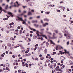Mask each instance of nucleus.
Listing matches in <instances>:
<instances>
[{"mask_svg":"<svg viewBox=\"0 0 73 73\" xmlns=\"http://www.w3.org/2000/svg\"><path fill=\"white\" fill-rule=\"evenodd\" d=\"M18 19H16V20L17 21H18V22H20V21H23L22 22V24H25V25H27V23H26V22H25V21L23 20V18L21 17H17Z\"/></svg>","mask_w":73,"mask_h":73,"instance_id":"1","label":"nucleus"},{"mask_svg":"<svg viewBox=\"0 0 73 73\" xmlns=\"http://www.w3.org/2000/svg\"><path fill=\"white\" fill-rule=\"evenodd\" d=\"M56 35V34L54 33H53V37H51L50 36H48V37L49 38H51V39H56L57 38V36H55Z\"/></svg>","mask_w":73,"mask_h":73,"instance_id":"2","label":"nucleus"},{"mask_svg":"<svg viewBox=\"0 0 73 73\" xmlns=\"http://www.w3.org/2000/svg\"><path fill=\"white\" fill-rule=\"evenodd\" d=\"M62 32L64 33V36L65 37H66L67 36V35H70V34H69V32L68 31L65 30L64 32L63 31Z\"/></svg>","mask_w":73,"mask_h":73,"instance_id":"3","label":"nucleus"},{"mask_svg":"<svg viewBox=\"0 0 73 73\" xmlns=\"http://www.w3.org/2000/svg\"><path fill=\"white\" fill-rule=\"evenodd\" d=\"M68 36H66V38H68V39H71L72 38V37L70 36V35H68Z\"/></svg>","mask_w":73,"mask_h":73,"instance_id":"4","label":"nucleus"},{"mask_svg":"<svg viewBox=\"0 0 73 73\" xmlns=\"http://www.w3.org/2000/svg\"><path fill=\"white\" fill-rule=\"evenodd\" d=\"M50 42L51 44H53V45H55V43L53 42V41L51 40H50Z\"/></svg>","mask_w":73,"mask_h":73,"instance_id":"5","label":"nucleus"},{"mask_svg":"<svg viewBox=\"0 0 73 73\" xmlns=\"http://www.w3.org/2000/svg\"><path fill=\"white\" fill-rule=\"evenodd\" d=\"M48 23H46L45 24H43V27H46V25H48Z\"/></svg>","mask_w":73,"mask_h":73,"instance_id":"6","label":"nucleus"},{"mask_svg":"<svg viewBox=\"0 0 73 73\" xmlns=\"http://www.w3.org/2000/svg\"><path fill=\"white\" fill-rule=\"evenodd\" d=\"M69 63H70V65H73V62L71 60L69 61Z\"/></svg>","mask_w":73,"mask_h":73,"instance_id":"7","label":"nucleus"},{"mask_svg":"<svg viewBox=\"0 0 73 73\" xmlns=\"http://www.w3.org/2000/svg\"><path fill=\"white\" fill-rule=\"evenodd\" d=\"M64 51L65 52V53H68V54H69V56H70V54H69V51L67 52V51H66V50L65 49L64 50Z\"/></svg>","mask_w":73,"mask_h":73,"instance_id":"8","label":"nucleus"},{"mask_svg":"<svg viewBox=\"0 0 73 73\" xmlns=\"http://www.w3.org/2000/svg\"><path fill=\"white\" fill-rule=\"evenodd\" d=\"M13 25H14V23L13 22H12L9 24V25H10V26Z\"/></svg>","mask_w":73,"mask_h":73,"instance_id":"9","label":"nucleus"},{"mask_svg":"<svg viewBox=\"0 0 73 73\" xmlns=\"http://www.w3.org/2000/svg\"><path fill=\"white\" fill-rule=\"evenodd\" d=\"M44 54H46V53H47V49L44 50Z\"/></svg>","mask_w":73,"mask_h":73,"instance_id":"10","label":"nucleus"},{"mask_svg":"<svg viewBox=\"0 0 73 73\" xmlns=\"http://www.w3.org/2000/svg\"><path fill=\"white\" fill-rule=\"evenodd\" d=\"M32 23H37V20H33L32 21Z\"/></svg>","mask_w":73,"mask_h":73,"instance_id":"11","label":"nucleus"},{"mask_svg":"<svg viewBox=\"0 0 73 73\" xmlns=\"http://www.w3.org/2000/svg\"><path fill=\"white\" fill-rule=\"evenodd\" d=\"M31 53H29L27 54L24 55V56H31Z\"/></svg>","mask_w":73,"mask_h":73,"instance_id":"12","label":"nucleus"},{"mask_svg":"<svg viewBox=\"0 0 73 73\" xmlns=\"http://www.w3.org/2000/svg\"><path fill=\"white\" fill-rule=\"evenodd\" d=\"M44 21H49V19H47V18H45L44 19Z\"/></svg>","mask_w":73,"mask_h":73,"instance_id":"13","label":"nucleus"},{"mask_svg":"<svg viewBox=\"0 0 73 73\" xmlns=\"http://www.w3.org/2000/svg\"><path fill=\"white\" fill-rule=\"evenodd\" d=\"M28 15H32V13H31V12L30 11H29L28 13Z\"/></svg>","mask_w":73,"mask_h":73,"instance_id":"14","label":"nucleus"},{"mask_svg":"<svg viewBox=\"0 0 73 73\" xmlns=\"http://www.w3.org/2000/svg\"><path fill=\"white\" fill-rule=\"evenodd\" d=\"M60 58L62 60H64V59H65V57L63 56L60 57Z\"/></svg>","mask_w":73,"mask_h":73,"instance_id":"15","label":"nucleus"},{"mask_svg":"<svg viewBox=\"0 0 73 73\" xmlns=\"http://www.w3.org/2000/svg\"><path fill=\"white\" fill-rule=\"evenodd\" d=\"M54 31L56 33H58V30H55Z\"/></svg>","mask_w":73,"mask_h":73,"instance_id":"16","label":"nucleus"},{"mask_svg":"<svg viewBox=\"0 0 73 73\" xmlns=\"http://www.w3.org/2000/svg\"><path fill=\"white\" fill-rule=\"evenodd\" d=\"M8 18H4L3 19V20H4V21H5V20H8Z\"/></svg>","mask_w":73,"mask_h":73,"instance_id":"17","label":"nucleus"},{"mask_svg":"<svg viewBox=\"0 0 73 73\" xmlns=\"http://www.w3.org/2000/svg\"><path fill=\"white\" fill-rule=\"evenodd\" d=\"M7 13L8 15H12V13L10 12H8Z\"/></svg>","mask_w":73,"mask_h":73,"instance_id":"18","label":"nucleus"},{"mask_svg":"<svg viewBox=\"0 0 73 73\" xmlns=\"http://www.w3.org/2000/svg\"><path fill=\"white\" fill-rule=\"evenodd\" d=\"M37 48H38V47H36L35 48H34V50H36L37 49Z\"/></svg>","mask_w":73,"mask_h":73,"instance_id":"19","label":"nucleus"},{"mask_svg":"<svg viewBox=\"0 0 73 73\" xmlns=\"http://www.w3.org/2000/svg\"><path fill=\"white\" fill-rule=\"evenodd\" d=\"M47 32L48 33V34H49V35H50V36H51V35H52V33L48 32Z\"/></svg>","mask_w":73,"mask_h":73,"instance_id":"20","label":"nucleus"},{"mask_svg":"<svg viewBox=\"0 0 73 73\" xmlns=\"http://www.w3.org/2000/svg\"><path fill=\"white\" fill-rule=\"evenodd\" d=\"M50 13V12H45V14H47V15H49V13Z\"/></svg>","mask_w":73,"mask_h":73,"instance_id":"21","label":"nucleus"},{"mask_svg":"<svg viewBox=\"0 0 73 73\" xmlns=\"http://www.w3.org/2000/svg\"><path fill=\"white\" fill-rule=\"evenodd\" d=\"M34 26L35 27H38V25H36V24H35L34 25Z\"/></svg>","mask_w":73,"mask_h":73,"instance_id":"22","label":"nucleus"},{"mask_svg":"<svg viewBox=\"0 0 73 73\" xmlns=\"http://www.w3.org/2000/svg\"><path fill=\"white\" fill-rule=\"evenodd\" d=\"M55 54H56V52H54L52 53V55H54Z\"/></svg>","mask_w":73,"mask_h":73,"instance_id":"23","label":"nucleus"},{"mask_svg":"<svg viewBox=\"0 0 73 73\" xmlns=\"http://www.w3.org/2000/svg\"><path fill=\"white\" fill-rule=\"evenodd\" d=\"M10 40H15V39L13 37H11L10 38Z\"/></svg>","mask_w":73,"mask_h":73,"instance_id":"24","label":"nucleus"},{"mask_svg":"<svg viewBox=\"0 0 73 73\" xmlns=\"http://www.w3.org/2000/svg\"><path fill=\"white\" fill-rule=\"evenodd\" d=\"M46 46H47V47H48V45H49V43H48V42H46Z\"/></svg>","mask_w":73,"mask_h":73,"instance_id":"25","label":"nucleus"},{"mask_svg":"<svg viewBox=\"0 0 73 73\" xmlns=\"http://www.w3.org/2000/svg\"><path fill=\"white\" fill-rule=\"evenodd\" d=\"M66 44L67 45H69V41L67 42Z\"/></svg>","mask_w":73,"mask_h":73,"instance_id":"26","label":"nucleus"},{"mask_svg":"<svg viewBox=\"0 0 73 73\" xmlns=\"http://www.w3.org/2000/svg\"><path fill=\"white\" fill-rule=\"evenodd\" d=\"M69 69H67L66 70V72H69Z\"/></svg>","mask_w":73,"mask_h":73,"instance_id":"27","label":"nucleus"},{"mask_svg":"<svg viewBox=\"0 0 73 73\" xmlns=\"http://www.w3.org/2000/svg\"><path fill=\"white\" fill-rule=\"evenodd\" d=\"M44 30V29H40V31H41V32H43Z\"/></svg>","mask_w":73,"mask_h":73,"instance_id":"28","label":"nucleus"},{"mask_svg":"<svg viewBox=\"0 0 73 73\" xmlns=\"http://www.w3.org/2000/svg\"><path fill=\"white\" fill-rule=\"evenodd\" d=\"M8 5H7L5 7V9H7L8 8Z\"/></svg>","mask_w":73,"mask_h":73,"instance_id":"29","label":"nucleus"},{"mask_svg":"<svg viewBox=\"0 0 73 73\" xmlns=\"http://www.w3.org/2000/svg\"><path fill=\"white\" fill-rule=\"evenodd\" d=\"M20 46L21 47H22V49H24V47H23V45L22 44H21Z\"/></svg>","mask_w":73,"mask_h":73,"instance_id":"30","label":"nucleus"},{"mask_svg":"<svg viewBox=\"0 0 73 73\" xmlns=\"http://www.w3.org/2000/svg\"><path fill=\"white\" fill-rule=\"evenodd\" d=\"M44 58L43 57H42L40 58V60H44Z\"/></svg>","mask_w":73,"mask_h":73,"instance_id":"31","label":"nucleus"},{"mask_svg":"<svg viewBox=\"0 0 73 73\" xmlns=\"http://www.w3.org/2000/svg\"><path fill=\"white\" fill-rule=\"evenodd\" d=\"M19 73H21V70H18V71Z\"/></svg>","mask_w":73,"mask_h":73,"instance_id":"32","label":"nucleus"},{"mask_svg":"<svg viewBox=\"0 0 73 73\" xmlns=\"http://www.w3.org/2000/svg\"><path fill=\"white\" fill-rule=\"evenodd\" d=\"M22 33V31L20 30L19 33V34H20V35H21Z\"/></svg>","mask_w":73,"mask_h":73,"instance_id":"33","label":"nucleus"},{"mask_svg":"<svg viewBox=\"0 0 73 73\" xmlns=\"http://www.w3.org/2000/svg\"><path fill=\"white\" fill-rule=\"evenodd\" d=\"M26 65V67H28L29 66L28 64H27V63H26L25 64Z\"/></svg>","mask_w":73,"mask_h":73,"instance_id":"34","label":"nucleus"},{"mask_svg":"<svg viewBox=\"0 0 73 73\" xmlns=\"http://www.w3.org/2000/svg\"><path fill=\"white\" fill-rule=\"evenodd\" d=\"M6 27L8 29H9V26L8 25L6 26Z\"/></svg>","mask_w":73,"mask_h":73,"instance_id":"35","label":"nucleus"},{"mask_svg":"<svg viewBox=\"0 0 73 73\" xmlns=\"http://www.w3.org/2000/svg\"><path fill=\"white\" fill-rule=\"evenodd\" d=\"M7 33H9V30H7Z\"/></svg>","mask_w":73,"mask_h":73,"instance_id":"36","label":"nucleus"},{"mask_svg":"<svg viewBox=\"0 0 73 73\" xmlns=\"http://www.w3.org/2000/svg\"><path fill=\"white\" fill-rule=\"evenodd\" d=\"M6 65H7V66H9V64L8 63L6 64Z\"/></svg>","mask_w":73,"mask_h":73,"instance_id":"37","label":"nucleus"},{"mask_svg":"<svg viewBox=\"0 0 73 73\" xmlns=\"http://www.w3.org/2000/svg\"><path fill=\"white\" fill-rule=\"evenodd\" d=\"M23 13L24 14V13H27V11H24L23 12Z\"/></svg>","mask_w":73,"mask_h":73,"instance_id":"38","label":"nucleus"},{"mask_svg":"<svg viewBox=\"0 0 73 73\" xmlns=\"http://www.w3.org/2000/svg\"><path fill=\"white\" fill-rule=\"evenodd\" d=\"M49 61H50V60H46V62H49Z\"/></svg>","mask_w":73,"mask_h":73,"instance_id":"39","label":"nucleus"},{"mask_svg":"<svg viewBox=\"0 0 73 73\" xmlns=\"http://www.w3.org/2000/svg\"><path fill=\"white\" fill-rule=\"evenodd\" d=\"M17 46H14L13 47V48H14V49L15 48H17Z\"/></svg>","mask_w":73,"mask_h":73,"instance_id":"40","label":"nucleus"},{"mask_svg":"<svg viewBox=\"0 0 73 73\" xmlns=\"http://www.w3.org/2000/svg\"><path fill=\"white\" fill-rule=\"evenodd\" d=\"M15 3H16L18 5H20V4H19V3H18V2H17V1H16Z\"/></svg>","mask_w":73,"mask_h":73,"instance_id":"41","label":"nucleus"},{"mask_svg":"<svg viewBox=\"0 0 73 73\" xmlns=\"http://www.w3.org/2000/svg\"><path fill=\"white\" fill-rule=\"evenodd\" d=\"M10 31H14V29H10Z\"/></svg>","mask_w":73,"mask_h":73,"instance_id":"42","label":"nucleus"},{"mask_svg":"<svg viewBox=\"0 0 73 73\" xmlns=\"http://www.w3.org/2000/svg\"><path fill=\"white\" fill-rule=\"evenodd\" d=\"M21 12V10L20 9H19L18 10V12H19V13H20V12Z\"/></svg>","mask_w":73,"mask_h":73,"instance_id":"43","label":"nucleus"},{"mask_svg":"<svg viewBox=\"0 0 73 73\" xmlns=\"http://www.w3.org/2000/svg\"><path fill=\"white\" fill-rule=\"evenodd\" d=\"M23 8H26V7H27V6H23Z\"/></svg>","mask_w":73,"mask_h":73,"instance_id":"44","label":"nucleus"},{"mask_svg":"<svg viewBox=\"0 0 73 73\" xmlns=\"http://www.w3.org/2000/svg\"><path fill=\"white\" fill-rule=\"evenodd\" d=\"M8 45L9 46H11V44H8Z\"/></svg>","mask_w":73,"mask_h":73,"instance_id":"45","label":"nucleus"},{"mask_svg":"<svg viewBox=\"0 0 73 73\" xmlns=\"http://www.w3.org/2000/svg\"><path fill=\"white\" fill-rule=\"evenodd\" d=\"M37 32L36 33V34H37L39 33V31H36Z\"/></svg>","mask_w":73,"mask_h":73,"instance_id":"46","label":"nucleus"},{"mask_svg":"<svg viewBox=\"0 0 73 73\" xmlns=\"http://www.w3.org/2000/svg\"><path fill=\"white\" fill-rule=\"evenodd\" d=\"M17 47H19L20 46V44H17Z\"/></svg>","mask_w":73,"mask_h":73,"instance_id":"47","label":"nucleus"},{"mask_svg":"<svg viewBox=\"0 0 73 73\" xmlns=\"http://www.w3.org/2000/svg\"><path fill=\"white\" fill-rule=\"evenodd\" d=\"M0 11H2V8L0 6Z\"/></svg>","mask_w":73,"mask_h":73,"instance_id":"48","label":"nucleus"},{"mask_svg":"<svg viewBox=\"0 0 73 73\" xmlns=\"http://www.w3.org/2000/svg\"><path fill=\"white\" fill-rule=\"evenodd\" d=\"M38 46V44H36L35 45V47H37V46Z\"/></svg>","mask_w":73,"mask_h":73,"instance_id":"49","label":"nucleus"},{"mask_svg":"<svg viewBox=\"0 0 73 73\" xmlns=\"http://www.w3.org/2000/svg\"><path fill=\"white\" fill-rule=\"evenodd\" d=\"M37 19H40V16H38L37 17Z\"/></svg>","mask_w":73,"mask_h":73,"instance_id":"50","label":"nucleus"},{"mask_svg":"<svg viewBox=\"0 0 73 73\" xmlns=\"http://www.w3.org/2000/svg\"><path fill=\"white\" fill-rule=\"evenodd\" d=\"M1 56L2 57H4V55H3V54H2L1 55Z\"/></svg>","mask_w":73,"mask_h":73,"instance_id":"51","label":"nucleus"},{"mask_svg":"<svg viewBox=\"0 0 73 73\" xmlns=\"http://www.w3.org/2000/svg\"><path fill=\"white\" fill-rule=\"evenodd\" d=\"M59 68H60V67H59V66H57L56 67V69H59Z\"/></svg>","mask_w":73,"mask_h":73,"instance_id":"52","label":"nucleus"},{"mask_svg":"<svg viewBox=\"0 0 73 73\" xmlns=\"http://www.w3.org/2000/svg\"><path fill=\"white\" fill-rule=\"evenodd\" d=\"M28 40L29 41H31V39L30 38H28Z\"/></svg>","mask_w":73,"mask_h":73,"instance_id":"53","label":"nucleus"},{"mask_svg":"<svg viewBox=\"0 0 73 73\" xmlns=\"http://www.w3.org/2000/svg\"><path fill=\"white\" fill-rule=\"evenodd\" d=\"M40 50H42V46H41V47L40 48Z\"/></svg>","mask_w":73,"mask_h":73,"instance_id":"54","label":"nucleus"},{"mask_svg":"<svg viewBox=\"0 0 73 73\" xmlns=\"http://www.w3.org/2000/svg\"><path fill=\"white\" fill-rule=\"evenodd\" d=\"M41 57H42V54H40L39 55V57H40V58H41Z\"/></svg>","mask_w":73,"mask_h":73,"instance_id":"55","label":"nucleus"},{"mask_svg":"<svg viewBox=\"0 0 73 73\" xmlns=\"http://www.w3.org/2000/svg\"><path fill=\"white\" fill-rule=\"evenodd\" d=\"M41 23H42V24H43V21H42V20H41Z\"/></svg>","mask_w":73,"mask_h":73,"instance_id":"56","label":"nucleus"},{"mask_svg":"<svg viewBox=\"0 0 73 73\" xmlns=\"http://www.w3.org/2000/svg\"><path fill=\"white\" fill-rule=\"evenodd\" d=\"M12 57L13 58H15V56L14 55H13L12 56Z\"/></svg>","mask_w":73,"mask_h":73,"instance_id":"57","label":"nucleus"},{"mask_svg":"<svg viewBox=\"0 0 73 73\" xmlns=\"http://www.w3.org/2000/svg\"><path fill=\"white\" fill-rule=\"evenodd\" d=\"M33 36V35H32V34H30V37H32Z\"/></svg>","mask_w":73,"mask_h":73,"instance_id":"58","label":"nucleus"},{"mask_svg":"<svg viewBox=\"0 0 73 73\" xmlns=\"http://www.w3.org/2000/svg\"><path fill=\"white\" fill-rule=\"evenodd\" d=\"M56 64H55L54 65V68H55V67H56Z\"/></svg>","mask_w":73,"mask_h":73,"instance_id":"59","label":"nucleus"},{"mask_svg":"<svg viewBox=\"0 0 73 73\" xmlns=\"http://www.w3.org/2000/svg\"><path fill=\"white\" fill-rule=\"evenodd\" d=\"M0 65V66H3L4 64H1Z\"/></svg>","mask_w":73,"mask_h":73,"instance_id":"60","label":"nucleus"},{"mask_svg":"<svg viewBox=\"0 0 73 73\" xmlns=\"http://www.w3.org/2000/svg\"><path fill=\"white\" fill-rule=\"evenodd\" d=\"M17 12V11L15 10L14 11V13H16Z\"/></svg>","mask_w":73,"mask_h":73,"instance_id":"61","label":"nucleus"},{"mask_svg":"<svg viewBox=\"0 0 73 73\" xmlns=\"http://www.w3.org/2000/svg\"><path fill=\"white\" fill-rule=\"evenodd\" d=\"M16 65H19V64L17 62L16 63Z\"/></svg>","mask_w":73,"mask_h":73,"instance_id":"62","label":"nucleus"},{"mask_svg":"<svg viewBox=\"0 0 73 73\" xmlns=\"http://www.w3.org/2000/svg\"><path fill=\"white\" fill-rule=\"evenodd\" d=\"M17 28H18V29H20V27H19V26H18L17 27Z\"/></svg>","mask_w":73,"mask_h":73,"instance_id":"63","label":"nucleus"},{"mask_svg":"<svg viewBox=\"0 0 73 73\" xmlns=\"http://www.w3.org/2000/svg\"><path fill=\"white\" fill-rule=\"evenodd\" d=\"M70 44L71 45H73V43L71 42V43H70Z\"/></svg>","mask_w":73,"mask_h":73,"instance_id":"64","label":"nucleus"}]
</instances>
